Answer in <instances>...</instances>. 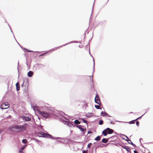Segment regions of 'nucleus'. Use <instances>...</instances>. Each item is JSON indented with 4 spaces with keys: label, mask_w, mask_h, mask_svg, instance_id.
Masks as SVG:
<instances>
[{
    "label": "nucleus",
    "mask_w": 153,
    "mask_h": 153,
    "mask_svg": "<svg viewBox=\"0 0 153 153\" xmlns=\"http://www.w3.org/2000/svg\"><path fill=\"white\" fill-rule=\"evenodd\" d=\"M38 136L39 137H43L45 138H49L54 140H56L57 141L60 143H63L64 139H62L60 137H56L53 136L49 134H45L41 132L38 133Z\"/></svg>",
    "instance_id": "1"
},
{
    "label": "nucleus",
    "mask_w": 153,
    "mask_h": 153,
    "mask_svg": "<svg viewBox=\"0 0 153 153\" xmlns=\"http://www.w3.org/2000/svg\"><path fill=\"white\" fill-rule=\"evenodd\" d=\"M12 130L10 129V131L16 132H19L24 131L26 128L23 125H14L11 126Z\"/></svg>",
    "instance_id": "2"
},
{
    "label": "nucleus",
    "mask_w": 153,
    "mask_h": 153,
    "mask_svg": "<svg viewBox=\"0 0 153 153\" xmlns=\"http://www.w3.org/2000/svg\"><path fill=\"white\" fill-rule=\"evenodd\" d=\"M39 113L40 115L45 118L49 117L51 116L50 113L45 111H40Z\"/></svg>",
    "instance_id": "3"
},
{
    "label": "nucleus",
    "mask_w": 153,
    "mask_h": 153,
    "mask_svg": "<svg viewBox=\"0 0 153 153\" xmlns=\"http://www.w3.org/2000/svg\"><path fill=\"white\" fill-rule=\"evenodd\" d=\"M50 107H48V110H50L51 111L54 112V113H56L57 114H58L59 115L62 116L63 115H66V114H65V113L64 112H63L62 111H61L57 110H51L50 109Z\"/></svg>",
    "instance_id": "4"
},
{
    "label": "nucleus",
    "mask_w": 153,
    "mask_h": 153,
    "mask_svg": "<svg viewBox=\"0 0 153 153\" xmlns=\"http://www.w3.org/2000/svg\"><path fill=\"white\" fill-rule=\"evenodd\" d=\"M109 144V143H108L106 144H105L101 143H97L96 146L97 147H106Z\"/></svg>",
    "instance_id": "5"
},
{
    "label": "nucleus",
    "mask_w": 153,
    "mask_h": 153,
    "mask_svg": "<svg viewBox=\"0 0 153 153\" xmlns=\"http://www.w3.org/2000/svg\"><path fill=\"white\" fill-rule=\"evenodd\" d=\"M94 101L95 103L99 105H101V103L100 99V97L98 95L97 93L96 94V96L94 98Z\"/></svg>",
    "instance_id": "6"
},
{
    "label": "nucleus",
    "mask_w": 153,
    "mask_h": 153,
    "mask_svg": "<svg viewBox=\"0 0 153 153\" xmlns=\"http://www.w3.org/2000/svg\"><path fill=\"white\" fill-rule=\"evenodd\" d=\"M64 122H65V125H67L70 127H72V126H73V122L71 120L69 121H64Z\"/></svg>",
    "instance_id": "7"
},
{
    "label": "nucleus",
    "mask_w": 153,
    "mask_h": 153,
    "mask_svg": "<svg viewBox=\"0 0 153 153\" xmlns=\"http://www.w3.org/2000/svg\"><path fill=\"white\" fill-rule=\"evenodd\" d=\"M20 118L23 120L26 121H29L31 120L30 117L28 116H25V115H22L21 116Z\"/></svg>",
    "instance_id": "8"
},
{
    "label": "nucleus",
    "mask_w": 153,
    "mask_h": 153,
    "mask_svg": "<svg viewBox=\"0 0 153 153\" xmlns=\"http://www.w3.org/2000/svg\"><path fill=\"white\" fill-rule=\"evenodd\" d=\"M106 129L107 130V131L108 132V134H111L114 132V130L113 129L108 127L106 128Z\"/></svg>",
    "instance_id": "9"
},
{
    "label": "nucleus",
    "mask_w": 153,
    "mask_h": 153,
    "mask_svg": "<svg viewBox=\"0 0 153 153\" xmlns=\"http://www.w3.org/2000/svg\"><path fill=\"white\" fill-rule=\"evenodd\" d=\"M82 127H84V126L82 125H77V128L79 129L80 131H82V132H84L85 129L86 128H83Z\"/></svg>",
    "instance_id": "10"
},
{
    "label": "nucleus",
    "mask_w": 153,
    "mask_h": 153,
    "mask_svg": "<svg viewBox=\"0 0 153 153\" xmlns=\"http://www.w3.org/2000/svg\"><path fill=\"white\" fill-rule=\"evenodd\" d=\"M94 115V114L93 113L88 112L85 115V117L88 118H89L92 117Z\"/></svg>",
    "instance_id": "11"
},
{
    "label": "nucleus",
    "mask_w": 153,
    "mask_h": 153,
    "mask_svg": "<svg viewBox=\"0 0 153 153\" xmlns=\"http://www.w3.org/2000/svg\"><path fill=\"white\" fill-rule=\"evenodd\" d=\"M33 74L34 73L33 71H30L28 72L27 73V75L28 77H31L33 75Z\"/></svg>",
    "instance_id": "12"
},
{
    "label": "nucleus",
    "mask_w": 153,
    "mask_h": 153,
    "mask_svg": "<svg viewBox=\"0 0 153 153\" xmlns=\"http://www.w3.org/2000/svg\"><path fill=\"white\" fill-rule=\"evenodd\" d=\"M23 82H25V85L28 87L29 85L28 79L27 78H24L23 79Z\"/></svg>",
    "instance_id": "13"
},
{
    "label": "nucleus",
    "mask_w": 153,
    "mask_h": 153,
    "mask_svg": "<svg viewBox=\"0 0 153 153\" xmlns=\"http://www.w3.org/2000/svg\"><path fill=\"white\" fill-rule=\"evenodd\" d=\"M16 90L17 91L19 90L20 88V86L19 83L17 82L16 84Z\"/></svg>",
    "instance_id": "14"
},
{
    "label": "nucleus",
    "mask_w": 153,
    "mask_h": 153,
    "mask_svg": "<svg viewBox=\"0 0 153 153\" xmlns=\"http://www.w3.org/2000/svg\"><path fill=\"white\" fill-rule=\"evenodd\" d=\"M122 148L125 149L127 152H129V148L128 146L123 145V146H122Z\"/></svg>",
    "instance_id": "15"
},
{
    "label": "nucleus",
    "mask_w": 153,
    "mask_h": 153,
    "mask_svg": "<svg viewBox=\"0 0 153 153\" xmlns=\"http://www.w3.org/2000/svg\"><path fill=\"white\" fill-rule=\"evenodd\" d=\"M121 138L122 139L127 141L128 143V142H129L131 140L130 139H129L127 136L126 137V139H125L123 137H121Z\"/></svg>",
    "instance_id": "16"
},
{
    "label": "nucleus",
    "mask_w": 153,
    "mask_h": 153,
    "mask_svg": "<svg viewBox=\"0 0 153 153\" xmlns=\"http://www.w3.org/2000/svg\"><path fill=\"white\" fill-rule=\"evenodd\" d=\"M102 135L101 136H98L96 137L94 140L97 141H99L101 140V137Z\"/></svg>",
    "instance_id": "17"
},
{
    "label": "nucleus",
    "mask_w": 153,
    "mask_h": 153,
    "mask_svg": "<svg viewBox=\"0 0 153 153\" xmlns=\"http://www.w3.org/2000/svg\"><path fill=\"white\" fill-rule=\"evenodd\" d=\"M107 130L106 129V128L104 129L102 132V134L104 136H106L108 133L106 132Z\"/></svg>",
    "instance_id": "18"
},
{
    "label": "nucleus",
    "mask_w": 153,
    "mask_h": 153,
    "mask_svg": "<svg viewBox=\"0 0 153 153\" xmlns=\"http://www.w3.org/2000/svg\"><path fill=\"white\" fill-rule=\"evenodd\" d=\"M79 41H71L70 42H69L68 43H66V45H68V44H71V43H79Z\"/></svg>",
    "instance_id": "19"
},
{
    "label": "nucleus",
    "mask_w": 153,
    "mask_h": 153,
    "mask_svg": "<svg viewBox=\"0 0 153 153\" xmlns=\"http://www.w3.org/2000/svg\"><path fill=\"white\" fill-rule=\"evenodd\" d=\"M65 45H66L65 44L64 45H62L59 46L58 47H55V48H54V49H55V51L56 50L58 49L59 48H61V47H62L64 46H65Z\"/></svg>",
    "instance_id": "20"
},
{
    "label": "nucleus",
    "mask_w": 153,
    "mask_h": 153,
    "mask_svg": "<svg viewBox=\"0 0 153 153\" xmlns=\"http://www.w3.org/2000/svg\"><path fill=\"white\" fill-rule=\"evenodd\" d=\"M108 142L107 138H103L101 140V142L104 143H106Z\"/></svg>",
    "instance_id": "21"
},
{
    "label": "nucleus",
    "mask_w": 153,
    "mask_h": 153,
    "mask_svg": "<svg viewBox=\"0 0 153 153\" xmlns=\"http://www.w3.org/2000/svg\"><path fill=\"white\" fill-rule=\"evenodd\" d=\"M75 124H80V122L79 120L78 119H76L73 122Z\"/></svg>",
    "instance_id": "22"
},
{
    "label": "nucleus",
    "mask_w": 153,
    "mask_h": 153,
    "mask_svg": "<svg viewBox=\"0 0 153 153\" xmlns=\"http://www.w3.org/2000/svg\"><path fill=\"white\" fill-rule=\"evenodd\" d=\"M92 58H93V72L92 73V74H93L94 73V68H95V64L94 58L93 57H92Z\"/></svg>",
    "instance_id": "23"
},
{
    "label": "nucleus",
    "mask_w": 153,
    "mask_h": 153,
    "mask_svg": "<svg viewBox=\"0 0 153 153\" xmlns=\"http://www.w3.org/2000/svg\"><path fill=\"white\" fill-rule=\"evenodd\" d=\"M32 140L35 141L36 142L39 144V143L40 142V141L39 140L35 138H33Z\"/></svg>",
    "instance_id": "24"
},
{
    "label": "nucleus",
    "mask_w": 153,
    "mask_h": 153,
    "mask_svg": "<svg viewBox=\"0 0 153 153\" xmlns=\"http://www.w3.org/2000/svg\"><path fill=\"white\" fill-rule=\"evenodd\" d=\"M79 120H82L83 123H85L86 124H87V122L86 120H84V118H80L79 117L78 119Z\"/></svg>",
    "instance_id": "25"
},
{
    "label": "nucleus",
    "mask_w": 153,
    "mask_h": 153,
    "mask_svg": "<svg viewBox=\"0 0 153 153\" xmlns=\"http://www.w3.org/2000/svg\"><path fill=\"white\" fill-rule=\"evenodd\" d=\"M135 122L134 121V120H132L129 122H127V123H128L130 124H135Z\"/></svg>",
    "instance_id": "26"
},
{
    "label": "nucleus",
    "mask_w": 153,
    "mask_h": 153,
    "mask_svg": "<svg viewBox=\"0 0 153 153\" xmlns=\"http://www.w3.org/2000/svg\"><path fill=\"white\" fill-rule=\"evenodd\" d=\"M129 144H131L132 145L133 147H136V146L135 144H134L131 141V140L128 143Z\"/></svg>",
    "instance_id": "27"
},
{
    "label": "nucleus",
    "mask_w": 153,
    "mask_h": 153,
    "mask_svg": "<svg viewBox=\"0 0 153 153\" xmlns=\"http://www.w3.org/2000/svg\"><path fill=\"white\" fill-rule=\"evenodd\" d=\"M48 52H49V51L47 52H46L45 53H42V54L39 55V57H41V56H45L46 54L48 53Z\"/></svg>",
    "instance_id": "28"
},
{
    "label": "nucleus",
    "mask_w": 153,
    "mask_h": 153,
    "mask_svg": "<svg viewBox=\"0 0 153 153\" xmlns=\"http://www.w3.org/2000/svg\"><path fill=\"white\" fill-rule=\"evenodd\" d=\"M85 33H86L87 34H88L89 33V31H88L87 30V29L85 31V32L84 34V39H83V40H85V36H86V35H85Z\"/></svg>",
    "instance_id": "29"
},
{
    "label": "nucleus",
    "mask_w": 153,
    "mask_h": 153,
    "mask_svg": "<svg viewBox=\"0 0 153 153\" xmlns=\"http://www.w3.org/2000/svg\"><path fill=\"white\" fill-rule=\"evenodd\" d=\"M103 120H101L99 121L98 124L99 125H102L103 124Z\"/></svg>",
    "instance_id": "30"
},
{
    "label": "nucleus",
    "mask_w": 153,
    "mask_h": 153,
    "mask_svg": "<svg viewBox=\"0 0 153 153\" xmlns=\"http://www.w3.org/2000/svg\"><path fill=\"white\" fill-rule=\"evenodd\" d=\"M59 120L61 121L63 123L65 124V122H64V121H65V120H64L62 118L60 117L59 118Z\"/></svg>",
    "instance_id": "31"
},
{
    "label": "nucleus",
    "mask_w": 153,
    "mask_h": 153,
    "mask_svg": "<svg viewBox=\"0 0 153 153\" xmlns=\"http://www.w3.org/2000/svg\"><path fill=\"white\" fill-rule=\"evenodd\" d=\"M9 106H8L7 107H6V108H3V107H2V105H1V106H0V108L2 110L7 109L8 108H9Z\"/></svg>",
    "instance_id": "32"
},
{
    "label": "nucleus",
    "mask_w": 153,
    "mask_h": 153,
    "mask_svg": "<svg viewBox=\"0 0 153 153\" xmlns=\"http://www.w3.org/2000/svg\"><path fill=\"white\" fill-rule=\"evenodd\" d=\"M112 137H116V135H113V136H112L108 138H107V139L108 140H108L111 139H112Z\"/></svg>",
    "instance_id": "33"
},
{
    "label": "nucleus",
    "mask_w": 153,
    "mask_h": 153,
    "mask_svg": "<svg viewBox=\"0 0 153 153\" xmlns=\"http://www.w3.org/2000/svg\"><path fill=\"white\" fill-rule=\"evenodd\" d=\"M23 149V148H21L19 149V153H23L22 152V150Z\"/></svg>",
    "instance_id": "34"
},
{
    "label": "nucleus",
    "mask_w": 153,
    "mask_h": 153,
    "mask_svg": "<svg viewBox=\"0 0 153 153\" xmlns=\"http://www.w3.org/2000/svg\"><path fill=\"white\" fill-rule=\"evenodd\" d=\"M27 141V140L26 139H23L22 141V143L24 144H25L26 143Z\"/></svg>",
    "instance_id": "35"
},
{
    "label": "nucleus",
    "mask_w": 153,
    "mask_h": 153,
    "mask_svg": "<svg viewBox=\"0 0 153 153\" xmlns=\"http://www.w3.org/2000/svg\"><path fill=\"white\" fill-rule=\"evenodd\" d=\"M99 105H94V106H95V107L97 109H98L99 108H100V106H99Z\"/></svg>",
    "instance_id": "36"
},
{
    "label": "nucleus",
    "mask_w": 153,
    "mask_h": 153,
    "mask_svg": "<svg viewBox=\"0 0 153 153\" xmlns=\"http://www.w3.org/2000/svg\"><path fill=\"white\" fill-rule=\"evenodd\" d=\"M119 134H120V137L121 138V137H122V136H125V137H126L127 136V135H126L125 134H121V133H120Z\"/></svg>",
    "instance_id": "37"
},
{
    "label": "nucleus",
    "mask_w": 153,
    "mask_h": 153,
    "mask_svg": "<svg viewBox=\"0 0 153 153\" xmlns=\"http://www.w3.org/2000/svg\"><path fill=\"white\" fill-rule=\"evenodd\" d=\"M149 109H150V108H148L145 109V112L143 114H144V115L149 110Z\"/></svg>",
    "instance_id": "38"
},
{
    "label": "nucleus",
    "mask_w": 153,
    "mask_h": 153,
    "mask_svg": "<svg viewBox=\"0 0 153 153\" xmlns=\"http://www.w3.org/2000/svg\"><path fill=\"white\" fill-rule=\"evenodd\" d=\"M92 145V143H89L88 145H87V149H88V148H89V147H90V145Z\"/></svg>",
    "instance_id": "39"
},
{
    "label": "nucleus",
    "mask_w": 153,
    "mask_h": 153,
    "mask_svg": "<svg viewBox=\"0 0 153 153\" xmlns=\"http://www.w3.org/2000/svg\"><path fill=\"white\" fill-rule=\"evenodd\" d=\"M93 32H92V37H91V38L89 40V41H88V45H89V44L90 43V42L91 41L92 38H93Z\"/></svg>",
    "instance_id": "40"
},
{
    "label": "nucleus",
    "mask_w": 153,
    "mask_h": 153,
    "mask_svg": "<svg viewBox=\"0 0 153 153\" xmlns=\"http://www.w3.org/2000/svg\"><path fill=\"white\" fill-rule=\"evenodd\" d=\"M144 115V114L142 115L141 116L137 117V118H136V120H140L142 117Z\"/></svg>",
    "instance_id": "41"
},
{
    "label": "nucleus",
    "mask_w": 153,
    "mask_h": 153,
    "mask_svg": "<svg viewBox=\"0 0 153 153\" xmlns=\"http://www.w3.org/2000/svg\"><path fill=\"white\" fill-rule=\"evenodd\" d=\"M109 143V144H113V145H114L116 146H118L117 145V143Z\"/></svg>",
    "instance_id": "42"
},
{
    "label": "nucleus",
    "mask_w": 153,
    "mask_h": 153,
    "mask_svg": "<svg viewBox=\"0 0 153 153\" xmlns=\"http://www.w3.org/2000/svg\"><path fill=\"white\" fill-rule=\"evenodd\" d=\"M140 123L138 121H137L136 122V125L137 126H139Z\"/></svg>",
    "instance_id": "43"
},
{
    "label": "nucleus",
    "mask_w": 153,
    "mask_h": 153,
    "mask_svg": "<svg viewBox=\"0 0 153 153\" xmlns=\"http://www.w3.org/2000/svg\"><path fill=\"white\" fill-rule=\"evenodd\" d=\"M117 145L118 146L119 145V146H121L122 147V146H123V145H122L121 143H117Z\"/></svg>",
    "instance_id": "44"
},
{
    "label": "nucleus",
    "mask_w": 153,
    "mask_h": 153,
    "mask_svg": "<svg viewBox=\"0 0 153 153\" xmlns=\"http://www.w3.org/2000/svg\"><path fill=\"white\" fill-rule=\"evenodd\" d=\"M89 54L90 55V56L92 57H93V56H92V55L91 54V53L90 52V45H89Z\"/></svg>",
    "instance_id": "45"
},
{
    "label": "nucleus",
    "mask_w": 153,
    "mask_h": 153,
    "mask_svg": "<svg viewBox=\"0 0 153 153\" xmlns=\"http://www.w3.org/2000/svg\"><path fill=\"white\" fill-rule=\"evenodd\" d=\"M28 90V87H27V88H25L24 90H23L24 92H26Z\"/></svg>",
    "instance_id": "46"
},
{
    "label": "nucleus",
    "mask_w": 153,
    "mask_h": 153,
    "mask_svg": "<svg viewBox=\"0 0 153 153\" xmlns=\"http://www.w3.org/2000/svg\"><path fill=\"white\" fill-rule=\"evenodd\" d=\"M104 111H102L101 112V115L102 116V117L105 116V115H104L103 114V113H104Z\"/></svg>",
    "instance_id": "47"
},
{
    "label": "nucleus",
    "mask_w": 153,
    "mask_h": 153,
    "mask_svg": "<svg viewBox=\"0 0 153 153\" xmlns=\"http://www.w3.org/2000/svg\"><path fill=\"white\" fill-rule=\"evenodd\" d=\"M116 142V139H115L113 140H111L110 141L109 143H110V142Z\"/></svg>",
    "instance_id": "48"
},
{
    "label": "nucleus",
    "mask_w": 153,
    "mask_h": 153,
    "mask_svg": "<svg viewBox=\"0 0 153 153\" xmlns=\"http://www.w3.org/2000/svg\"><path fill=\"white\" fill-rule=\"evenodd\" d=\"M55 51V49H54V48H53L49 51H50L51 52H53Z\"/></svg>",
    "instance_id": "49"
},
{
    "label": "nucleus",
    "mask_w": 153,
    "mask_h": 153,
    "mask_svg": "<svg viewBox=\"0 0 153 153\" xmlns=\"http://www.w3.org/2000/svg\"><path fill=\"white\" fill-rule=\"evenodd\" d=\"M77 125H76V124H73V126H72V127H77Z\"/></svg>",
    "instance_id": "50"
},
{
    "label": "nucleus",
    "mask_w": 153,
    "mask_h": 153,
    "mask_svg": "<svg viewBox=\"0 0 153 153\" xmlns=\"http://www.w3.org/2000/svg\"><path fill=\"white\" fill-rule=\"evenodd\" d=\"M4 104L5 106H9V104L7 102L4 103Z\"/></svg>",
    "instance_id": "51"
},
{
    "label": "nucleus",
    "mask_w": 153,
    "mask_h": 153,
    "mask_svg": "<svg viewBox=\"0 0 153 153\" xmlns=\"http://www.w3.org/2000/svg\"><path fill=\"white\" fill-rule=\"evenodd\" d=\"M94 3L93 4V7H92V12H91V17H90V19H91V15H92V13H93V7L94 6Z\"/></svg>",
    "instance_id": "52"
},
{
    "label": "nucleus",
    "mask_w": 153,
    "mask_h": 153,
    "mask_svg": "<svg viewBox=\"0 0 153 153\" xmlns=\"http://www.w3.org/2000/svg\"><path fill=\"white\" fill-rule=\"evenodd\" d=\"M31 108L33 109L34 111H35V109H34V108L35 107V106L33 105V104H31Z\"/></svg>",
    "instance_id": "53"
},
{
    "label": "nucleus",
    "mask_w": 153,
    "mask_h": 153,
    "mask_svg": "<svg viewBox=\"0 0 153 153\" xmlns=\"http://www.w3.org/2000/svg\"><path fill=\"white\" fill-rule=\"evenodd\" d=\"M26 65H27V66L28 69H30V66H29V65H28V64L27 63V62H26Z\"/></svg>",
    "instance_id": "54"
},
{
    "label": "nucleus",
    "mask_w": 153,
    "mask_h": 153,
    "mask_svg": "<svg viewBox=\"0 0 153 153\" xmlns=\"http://www.w3.org/2000/svg\"><path fill=\"white\" fill-rule=\"evenodd\" d=\"M119 122H120V123H127V122H125V121H119Z\"/></svg>",
    "instance_id": "55"
},
{
    "label": "nucleus",
    "mask_w": 153,
    "mask_h": 153,
    "mask_svg": "<svg viewBox=\"0 0 153 153\" xmlns=\"http://www.w3.org/2000/svg\"><path fill=\"white\" fill-rule=\"evenodd\" d=\"M97 148H98V147H97V146L95 148V150H94V152H95V153H97Z\"/></svg>",
    "instance_id": "56"
},
{
    "label": "nucleus",
    "mask_w": 153,
    "mask_h": 153,
    "mask_svg": "<svg viewBox=\"0 0 153 153\" xmlns=\"http://www.w3.org/2000/svg\"><path fill=\"white\" fill-rule=\"evenodd\" d=\"M88 150V149H86V150H82V153H85V152L86 151H87Z\"/></svg>",
    "instance_id": "57"
},
{
    "label": "nucleus",
    "mask_w": 153,
    "mask_h": 153,
    "mask_svg": "<svg viewBox=\"0 0 153 153\" xmlns=\"http://www.w3.org/2000/svg\"><path fill=\"white\" fill-rule=\"evenodd\" d=\"M110 123L111 124H113L114 125L115 124V123L114 122H112V121H111L110 122Z\"/></svg>",
    "instance_id": "58"
},
{
    "label": "nucleus",
    "mask_w": 153,
    "mask_h": 153,
    "mask_svg": "<svg viewBox=\"0 0 153 153\" xmlns=\"http://www.w3.org/2000/svg\"><path fill=\"white\" fill-rule=\"evenodd\" d=\"M92 133V132L91 131H88L87 134H91Z\"/></svg>",
    "instance_id": "59"
},
{
    "label": "nucleus",
    "mask_w": 153,
    "mask_h": 153,
    "mask_svg": "<svg viewBox=\"0 0 153 153\" xmlns=\"http://www.w3.org/2000/svg\"><path fill=\"white\" fill-rule=\"evenodd\" d=\"M107 114H108V113H106V112H105V111L104 112L103 114L105 115V116H106V115Z\"/></svg>",
    "instance_id": "60"
},
{
    "label": "nucleus",
    "mask_w": 153,
    "mask_h": 153,
    "mask_svg": "<svg viewBox=\"0 0 153 153\" xmlns=\"http://www.w3.org/2000/svg\"><path fill=\"white\" fill-rule=\"evenodd\" d=\"M143 140V139L141 138H140L139 139V141H140L141 144H142V143H141V140Z\"/></svg>",
    "instance_id": "61"
},
{
    "label": "nucleus",
    "mask_w": 153,
    "mask_h": 153,
    "mask_svg": "<svg viewBox=\"0 0 153 153\" xmlns=\"http://www.w3.org/2000/svg\"><path fill=\"white\" fill-rule=\"evenodd\" d=\"M106 116L107 117H112V116H110V115H109L108 114H107L106 115Z\"/></svg>",
    "instance_id": "62"
},
{
    "label": "nucleus",
    "mask_w": 153,
    "mask_h": 153,
    "mask_svg": "<svg viewBox=\"0 0 153 153\" xmlns=\"http://www.w3.org/2000/svg\"><path fill=\"white\" fill-rule=\"evenodd\" d=\"M36 65H38V66H39V65H42V66H45L43 64H39V63H37L36 64Z\"/></svg>",
    "instance_id": "63"
},
{
    "label": "nucleus",
    "mask_w": 153,
    "mask_h": 153,
    "mask_svg": "<svg viewBox=\"0 0 153 153\" xmlns=\"http://www.w3.org/2000/svg\"><path fill=\"white\" fill-rule=\"evenodd\" d=\"M134 153H138L136 150H134Z\"/></svg>",
    "instance_id": "64"
}]
</instances>
